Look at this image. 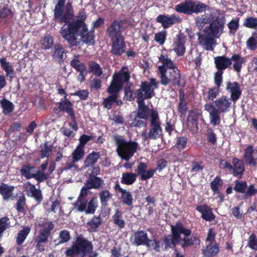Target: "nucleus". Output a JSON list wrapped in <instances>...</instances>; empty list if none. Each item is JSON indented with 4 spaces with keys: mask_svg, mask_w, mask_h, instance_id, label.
<instances>
[{
    "mask_svg": "<svg viewBox=\"0 0 257 257\" xmlns=\"http://www.w3.org/2000/svg\"><path fill=\"white\" fill-rule=\"evenodd\" d=\"M122 212L119 209H116L115 213L112 216L113 223L120 229L125 226V221L122 219Z\"/></svg>",
    "mask_w": 257,
    "mask_h": 257,
    "instance_id": "obj_41",
    "label": "nucleus"
},
{
    "mask_svg": "<svg viewBox=\"0 0 257 257\" xmlns=\"http://www.w3.org/2000/svg\"><path fill=\"white\" fill-rule=\"evenodd\" d=\"M71 238L70 232L67 230H63L60 231L58 236V242L57 245L63 244L67 242Z\"/></svg>",
    "mask_w": 257,
    "mask_h": 257,
    "instance_id": "obj_54",
    "label": "nucleus"
},
{
    "mask_svg": "<svg viewBox=\"0 0 257 257\" xmlns=\"http://www.w3.org/2000/svg\"><path fill=\"white\" fill-rule=\"evenodd\" d=\"M13 189V187H9L6 184H2L1 185L0 194L4 200H8L12 197Z\"/></svg>",
    "mask_w": 257,
    "mask_h": 257,
    "instance_id": "obj_48",
    "label": "nucleus"
},
{
    "mask_svg": "<svg viewBox=\"0 0 257 257\" xmlns=\"http://www.w3.org/2000/svg\"><path fill=\"white\" fill-rule=\"evenodd\" d=\"M248 187V186H247V184L246 181L236 180L234 182V186L233 187V189L236 192L242 194L243 199H247L250 198H245V194L246 192Z\"/></svg>",
    "mask_w": 257,
    "mask_h": 257,
    "instance_id": "obj_37",
    "label": "nucleus"
},
{
    "mask_svg": "<svg viewBox=\"0 0 257 257\" xmlns=\"http://www.w3.org/2000/svg\"><path fill=\"white\" fill-rule=\"evenodd\" d=\"M225 15L224 11H217V15L212 18L210 25L205 28V34L198 33L200 46L207 51H213L216 45L215 38H219L223 33L225 24Z\"/></svg>",
    "mask_w": 257,
    "mask_h": 257,
    "instance_id": "obj_2",
    "label": "nucleus"
},
{
    "mask_svg": "<svg viewBox=\"0 0 257 257\" xmlns=\"http://www.w3.org/2000/svg\"><path fill=\"white\" fill-rule=\"evenodd\" d=\"M239 19L236 18L232 19L230 22L227 24V27L230 33H235L236 32L239 27Z\"/></svg>",
    "mask_w": 257,
    "mask_h": 257,
    "instance_id": "obj_60",
    "label": "nucleus"
},
{
    "mask_svg": "<svg viewBox=\"0 0 257 257\" xmlns=\"http://www.w3.org/2000/svg\"><path fill=\"white\" fill-rule=\"evenodd\" d=\"M54 225L52 222H48L46 228L41 229L39 234L36 236L35 241L46 243L51 234V231L54 229Z\"/></svg>",
    "mask_w": 257,
    "mask_h": 257,
    "instance_id": "obj_25",
    "label": "nucleus"
},
{
    "mask_svg": "<svg viewBox=\"0 0 257 257\" xmlns=\"http://www.w3.org/2000/svg\"><path fill=\"white\" fill-rule=\"evenodd\" d=\"M148 165L147 163L144 162H140L137 166L136 172L140 177H153L155 170L149 169L147 170Z\"/></svg>",
    "mask_w": 257,
    "mask_h": 257,
    "instance_id": "obj_35",
    "label": "nucleus"
},
{
    "mask_svg": "<svg viewBox=\"0 0 257 257\" xmlns=\"http://www.w3.org/2000/svg\"><path fill=\"white\" fill-rule=\"evenodd\" d=\"M221 11L220 10H218L216 11V13L214 15H212V17H210L208 15H203L200 17H197L195 18V22L196 23V25L198 28L201 30L203 28L204 26L207 24H210V23L212 21V18L217 15V11Z\"/></svg>",
    "mask_w": 257,
    "mask_h": 257,
    "instance_id": "obj_36",
    "label": "nucleus"
},
{
    "mask_svg": "<svg viewBox=\"0 0 257 257\" xmlns=\"http://www.w3.org/2000/svg\"><path fill=\"white\" fill-rule=\"evenodd\" d=\"M0 64L2 68L6 72L7 76L11 79H13L14 77V69L11 63L7 61L6 58L3 57L0 58Z\"/></svg>",
    "mask_w": 257,
    "mask_h": 257,
    "instance_id": "obj_39",
    "label": "nucleus"
},
{
    "mask_svg": "<svg viewBox=\"0 0 257 257\" xmlns=\"http://www.w3.org/2000/svg\"><path fill=\"white\" fill-rule=\"evenodd\" d=\"M244 27L251 29H257V18L248 17L245 19L243 24ZM247 48L252 51L257 49V32H253L251 36L248 39L246 42Z\"/></svg>",
    "mask_w": 257,
    "mask_h": 257,
    "instance_id": "obj_11",
    "label": "nucleus"
},
{
    "mask_svg": "<svg viewBox=\"0 0 257 257\" xmlns=\"http://www.w3.org/2000/svg\"><path fill=\"white\" fill-rule=\"evenodd\" d=\"M226 89L230 92L231 99L234 102L239 99L241 95L240 85L237 82H231L228 81L226 83Z\"/></svg>",
    "mask_w": 257,
    "mask_h": 257,
    "instance_id": "obj_20",
    "label": "nucleus"
},
{
    "mask_svg": "<svg viewBox=\"0 0 257 257\" xmlns=\"http://www.w3.org/2000/svg\"><path fill=\"white\" fill-rule=\"evenodd\" d=\"M159 116L156 111H153L150 116V129L146 136V139L157 140L162 136L163 130Z\"/></svg>",
    "mask_w": 257,
    "mask_h": 257,
    "instance_id": "obj_8",
    "label": "nucleus"
},
{
    "mask_svg": "<svg viewBox=\"0 0 257 257\" xmlns=\"http://www.w3.org/2000/svg\"><path fill=\"white\" fill-rule=\"evenodd\" d=\"M121 194V200L122 203L128 206H132L133 198L131 192L125 190Z\"/></svg>",
    "mask_w": 257,
    "mask_h": 257,
    "instance_id": "obj_52",
    "label": "nucleus"
},
{
    "mask_svg": "<svg viewBox=\"0 0 257 257\" xmlns=\"http://www.w3.org/2000/svg\"><path fill=\"white\" fill-rule=\"evenodd\" d=\"M100 201L102 207H106L108 205V201L112 197V194L107 190H103L99 193Z\"/></svg>",
    "mask_w": 257,
    "mask_h": 257,
    "instance_id": "obj_47",
    "label": "nucleus"
},
{
    "mask_svg": "<svg viewBox=\"0 0 257 257\" xmlns=\"http://www.w3.org/2000/svg\"><path fill=\"white\" fill-rule=\"evenodd\" d=\"M160 82L163 85L166 86L171 84L173 86L183 87L185 83L181 79L180 71L177 67L165 70L164 67L161 68Z\"/></svg>",
    "mask_w": 257,
    "mask_h": 257,
    "instance_id": "obj_6",
    "label": "nucleus"
},
{
    "mask_svg": "<svg viewBox=\"0 0 257 257\" xmlns=\"http://www.w3.org/2000/svg\"><path fill=\"white\" fill-rule=\"evenodd\" d=\"M193 13H202L205 11L207 7L206 5L199 1L193 2Z\"/></svg>",
    "mask_w": 257,
    "mask_h": 257,
    "instance_id": "obj_61",
    "label": "nucleus"
},
{
    "mask_svg": "<svg viewBox=\"0 0 257 257\" xmlns=\"http://www.w3.org/2000/svg\"><path fill=\"white\" fill-rule=\"evenodd\" d=\"M94 30H91L90 31L82 34L81 37L83 39V41L86 44H94V36L93 34Z\"/></svg>",
    "mask_w": 257,
    "mask_h": 257,
    "instance_id": "obj_57",
    "label": "nucleus"
},
{
    "mask_svg": "<svg viewBox=\"0 0 257 257\" xmlns=\"http://www.w3.org/2000/svg\"><path fill=\"white\" fill-rule=\"evenodd\" d=\"M72 106L73 104L70 101H60L58 103V107L60 110L66 112L69 116L75 115Z\"/></svg>",
    "mask_w": 257,
    "mask_h": 257,
    "instance_id": "obj_40",
    "label": "nucleus"
},
{
    "mask_svg": "<svg viewBox=\"0 0 257 257\" xmlns=\"http://www.w3.org/2000/svg\"><path fill=\"white\" fill-rule=\"evenodd\" d=\"M89 189L87 188V187L84 185V186L82 188L80 193L77 198L76 201L73 203V204H76L79 202H83L88 200L87 199V196L88 195V190Z\"/></svg>",
    "mask_w": 257,
    "mask_h": 257,
    "instance_id": "obj_63",
    "label": "nucleus"
},
{
    "mask_svg": "<svg viewBox=\"0 0 257 257\" xmlns=\"http://www.w3.org/2000/svg\"><path fill=\"white\" fill-rule=\"evenodd\" d=\"M232 168L230 169L231 172L234 176L241 175L245 170V166L243 161L236 157L232 159Z\"/></svg>",
    "mask_w": 257,
    "mask_h": 257,
    "instance_id": "obj_27",
    "label": "nucleus"
},
{
    "mask_svg": "<svg viewBox=\"0 0 257 257\" xmlns=\"http://www.w3.org/2000/svg\"><path fill=\"white\" fill-rule=\"evenodd\" d=\"M187 141V138L186 137L181 136L177 137L176 138V143L175 147L178 151L181 152L186 148Z\"/></svg>",
    "mask_w": 257,
    "mask_h": 257,
    "instance_id": "obj_55",
    "label": "nucleus"
},
{
    "mask_svg": "<svg viewBox=\"0 0 257 257\" xmlns=\"http://www.w3.org/2000/svg\"><path fill=\"white\" fill-rule=\"evenodd\" d=\"M127 69V67L122 66L118 72L114 73L109 90L120 91L122 89L124 83L127 82L130 79V73Z\"/></svg>",
    "mask_w": 257,
    "mask_h": 257,
    "instance_id": "obj_10",
    "label": "nucleus"
},
{
    "mask_svg": "<svg viewBox=\"0 0 257 257\" xmlns=\"http://www.w3.org/2000/svg\"><path fill=\"white\" fill-rule=\"evenodd\" d=\"M219 249L218 245L212 243L207 245L205 248L203 250V253L206 257L215 256L219 252Z\"/></svg>",
    "mask_w": 257,
    "mask_h": 257,
    "instance_id": "obj_43",
    "label": "nucleus"
},
{
    "mask_svg": "<svg viewBox=\"0 0 257 257\" xmlns=\"http://www.w3.org/2000/svg\"><path fill=\"white\" fill-rule=\"evenodd\" d=\"M26 199L24 195L21 196L18 199L15 208L19 212L23 213L25 211V206L26 205Z\"/></svg>",
    "mask_w": 257,
    "mask_h": 257,
    "instance_id": "obj_58",
    "label": "nucleus"
},
{
    "mask_svg": "<svg viewBox=\"0 0 257 257\" xmlns=\"http://www.w3.org/2000/svg\"><path fill=\"white\" fill-rule=\"evenodd\" d=\"M36 168L35 166H31L29 164L24 165L20 171L22 176L25 177H30L33 174H36Z\"/></svg>",
    "mask_w": 257,
    "mask_h": 257,
    "instance_id": "obj_51",
    "label": "nucleus"
},
{
    "mask_svg": "<svg viewBox=\"0 0 257 257\" xmlns=\"http://www.w3.org/2000/svg\"><path fill=\"white\" fill-rule=\"evenodd\" d=\"M70 65L77 72H79V76L81 78V81H84L88 72L85 64L79 59V55H74V58L70 61Z\"/></svg>",
    "mask_w": 257,
    "mask_h": 257,
    "instance_id": "obj_17",
    "label": "nucleus"
},
{
    "mask_svg": "<svg viewBox=\"0 0 257 257\" xmlns=\"http://www.w3.org/2000/svg\"><path fill=\"white\" fill-rule=\"evenodd\" d=\"M223 182L220 178H215L211 182L210 187L214 193H219V188L222 186Z\"/></svg>",
    "mask_w": 257,
    "mask_h": 257,
    "instance_id": "obj_59",
    "label": "nucleus"
},
{
    "mask_svg": "<svg viewBox=\"0 0 257 257\" xmlns=\"http://www.w3.org/2000/svg\"><path fill=\"white\" fill-rule=\"evenodd\" d=\"M30 232V228L28 226H27L24 229L20 230L18 233L16 238L17 243L18 245H21L27 238Z\"/></svg>",
    "mask_w": 257,
    "mask_h": 257,
    "instance_id": "obj_49",
    "label": "nucleus"
},
{
    "mask_svg": "<svg viewBox=\"0 0 257 257\" xmlns=\"http://www.w3.org/2000/svg\"><path fill=\"white\" fill-rule=\"evenodd\" d=\"M179 102L178 105V112L181 115H185L188 110V104L185 101V94L182 89L179 90Z\"/></svg>",
    "mask_w": 257,
    "mask_h": 257,
    "instance_id": "obj_32",
    "label": "nucleus"
},
{
    "mask_svg": "<svg viewBox=\"0 0 257 257\" xmlns=\"http://www.w3.org/2000/svg\"><path fill=\"white\" fill-rule=\"evenodd\" d=\"M159 61L162 63V65L158 67L160 74H161V68L162 67H164L165 70H169V69L174 68V67H177L171 59L168 58V56L167 55L161 54L159 57Z\"/></svg>",
    "mask_w": 257,
    "mask_h": 257,
    "instance_id": "obj_34",
    "label": "nucleus"
},
{
    "mask_svg": "<svg viewBox=\"0 0 257 257\" xmlns=\"http://www.w3.org/2000/svg\"><path fill=\"white\" fill-rule=\"evenodd\" d=\"M0 104L4 114H8L14 111V105L10 100L4 98L0 100Z\"/></svg>",
    "mask_w": 257,
    "mask_h": 257,
    "instance_id": "obj_44",
    "label": "nucleus"
},
{
    "mask_svg": "<svg viewBox=\"0 0 257 257\" xmlns=\"http://www.w3.org/2000/svg\"><path fill=\"white\" fill-rule=\"evenodd\" d=\"M193 4L192 1L190 0H185L183 3L176 6L175 10L180 13L191 15L193 13Z\"/></svg>",
    "mask_w": 257,
    "mask_h": 257,
    "instance_id": "obj_29",
    "label": "nucleus"
},
{
    "mask_svg": "<svg viewBox=\"0 0 257 257\" xmlns=\"http://www.w3.org/2000/svg\"><path fill=\"white\" fill-rule=\"evenodd\" d=\"M213 103L214 107L220 112L224 113L229 110L231 102L225 95H222L215 100Z\"/></svg>",
    "mask_w": 257,
    "mask_h": 257,
    "instance_id": "obj_21",
    "label": "nucleus"
},
{
    "mask_svg": "<svg viewBox=\"0 0 257 257\" xmlns=\"http://www.w3.org/2000/svg\"><path fill=\"white\" fill-rule=\"evenodd\" d=\"M231 65L233 62L232 68L237 73L241 72L242 65L246 62L245 57H242L240 54H234L230 58Z\"/></svg>",
    "mask_w": 257,
    "mask_h": 257,
    "instance_id": "obj_26",
    "label": "nucleus"
},
{
    "mask_svg": "<svg viewBox=\"0 0 257 257\" xmlns=\"http://www.w3.org/2000/svg\"><path fill=\"white\" fill-rule=\"evenodd\" d=\"M42 46L44 49H49L52 48L54 44L53 37L50 35H47L44 36L41 41Z\"/></svg>",
    "mask_w": 257,
    "mask_h": 257,
    "instance_id": "obj_53",
    "label": "nucleus"
},
{
    "mask_svg": "<svg viewBox=\"0 0 257 257\" xmlns=\"http://www.w3.org/2000/svg\"><path fill=\"white\" fill-rule=\"evenodd\" d=\"M126 22V20H114L107 27L106 34L110 39L124 37L122 34L124 28L122 24Z\"/></svg>",
    "mask_w": 257,
    "mask_h": 257,
    "instance_id": "obj_13",
    "label": "nucleus"
},
{
    "mask_svg": "<svg viewBox=\"0 0 257 257\" xmlns=\"http://www.w3.org/2000/svg\"><path fill=\"white\" fill-rule=\"evenodd\" d=\"M84 155V149L77 146L71 154L72 160L73 162H78L83 158Z\"/></svg>",
    "mask_w": 257,
    "mask_h": 257,
    "instance_id": "obj_50",
    "label": "nucleus"
},
{
    "mask_svg": "<svg viewBox=\"0 0 257 257\" xmlns=\"http://www.w3.org/2000/svg\"><path fill=\"white\" fill-rule=\"evenodd\" d=\"M100 157V152L93 151L88 154L84 161L85 168H88L86 171V175L88 177H96L100 173V168L98 165H95Z\"/></svg>",
    "mask_w": 257,
    "mask_h": 257,
    "instance_id": "obj_9",
    "label": "nucleus"
},
{
    "mask_svg": "<svg viewBox=\"0 0 257 257\" xmlns=\"http://www.w3.org/2000/svg\"><path fill=\"white\" fill-rule=\"evenodd\" d=\"M196 210L201 213V218L206 221H211L215 218L212 209L207 204L198 205Z\"/></svg>",
    "mask_w": 257,
    "mask_h": 257,
    "instance_id": "obj_24",
    "label": "nucleus"
},
{
    "mask_svg": "<svg viewBox=\"0 0 257 257\" xmlns=\"http://www.w3.org/2000/svg\"><path fill=\"white\" fill-rule=\"evenodd\" d=\"M107 92L110 94L107 97L103 99V105L104 107L107 109H110L113 105L116 102V98L119 97V92L120 90H109V86L106 89Z\"/></svg>",
    "mask_w": 257,
    "mask_h": 257,
    "instance_id": "obj_22",
    "label": "nucleus"
},
{
    "mask_svg": "<svg viewBox=\"0 0 257 257\" xmlns=\"http://www.w3.org/2000/svg\"><path fill=\"white\" fill-rule=\"evenodd\" d=\"M137 102L138 104V109L136 115V117L145 120L148 119L149 117V108L145 105V100L137 99Z\"/></svg>",
    "mask_w": 257,
    "mask_h": 257,
    "instance_id": "obj_30",
    "label": "nucleus"
},
{
    "mask_svg": "<svg viewBox=\"0 0 257 257\" xmlns=\"http://www.w3.org/2000/svg\"><path fill=\"white\" fill-rule=\"evenodd\" d=\"M111 42L110 53L116 56H120L125 51L126 48L125 38H119L110 40Z\"/></svg>",
    "mask_w": 257,
    "mask_h": 257,
    "instance_id": "obj_15",
    "label": "nucleus"
},
{
    "mask_svg": "<svg viewBox=\"0 0 257 257\" xmlns=\"http://www.w3.org/2000/svg\"><path fill=\"white\" fill-rule=\"evenodd\" d=\"M159 82L155 78L149 79V81H142L140 88L137 90V99L142 100L150 99L155 95V89L158 88Z\"/></svg>",
    "mask_w": 257,
    "mask_h": 257,
    "instance_id": "obj_7",
    "label": "nucleus"
},
{
    "mask_svg": "<svg viewBox=\"0 0 257 257\" xmlns=\"http://www.w3.org/2000/svg\"><path fill=\"white\" fill-rule=\"evenodd\" d=\"M180 17L175 14L171 16L160 15L156 18V22L160 23L164 29H167L180 21Z\"/></svg>",
    "mask_w": 257,
    "mask_h": 257,
    "instance_id": "obj_16",
    "label": "nucleus"
},
{
    "mask_svg": "<svg viewBox=\"0 0 257 257\" xmlns=\"http://www.w3.org/2000/svg\"><path fill=\"white\" fill-rule=\"evenodd\" d=\"M53 58L60 62H64L66 57L65 51L60 44H56L54 46V52L52 55Z\"/></svg>",
    "mask_w": 257,
    "mask_h": 257,
    "instance_id": "obj_31",
    "label": "nucleus"
},
{
    "mask_svg": "<svg viewBox=\"0 0 257 257\" xmlns=\"http://www.w3.org/2000/svg\"><path fill=\"white\" fill-rule=\"evenodd\" d=\"M104 182L100 178H89L84 183L87 188L100 189L102 188Z\"/></svg>",
    "mask_w": 257,
    "mask_h": 257,
    "instance_id": "obj_38",
    "label": "nucleus"
},
{
    "mask_svg": "<svg viewBox=\"0 0 257 257\" xmlns=\"http://www.w3.org/2000/svg\"><path fill=\"white\" fill-rule=\"evenodd\" d=\"M66 0H57L55 6L54 12V20L59 24L64 23L61 27L59 33L62 38L66 40L70 47L78 46L80 42L78 40L77 33L79 27L85 22L86 15L84 11H80L76 21L73 19L74 10L72 2H68L65 5Z\"/></svg>",
    "mask_w": 257,
    "mask_h": 257,
    "instance_id": "obj_1",
    "label": "nucleus"
},
{
    "mask_svg": "<svg viewBox=\"0 0 257 257\" xmlns=\"http://www.w3.org/2000/svg\"><path fill=\"white\" fill-rule=\"evenodd\" d=\"M172 235H165L162 239V247L164 250H167L169 248L174 249L181 240V235L183 234L185 236H189L191 234L190 229L186 228L180 221H177L175 225L171 226Z\"/></svg>",
    "mask_w": 257,
    "mask_h": 257,
    "instance_id": "obj_4",
    "label": "nucleus"
},
{
    "mask_svg": "<svg viewBox=\"0 0 257 257\" xmlns=\"http://www.w3.org/2000/svg\"><path fill=\"white\" fill-rule=\"evenodd\" d=\"M67 257H97L98 253L93 250L92 243L80 234H77L71 246L66 248Z\"/></svg>",
    "mask_w": 257,
    "mask_h": 257,
    "instance_id": "obj_3",
    "label": "nucleus"
},
{
    "mask_svg": "<svg viewBox=\"0 0 257 257\" xmlns=\"http://www.w3.org/2000/svg\"><path fill=\"white\" fill-rule=\"evenodd\" d=\"M148 234L145 231L140 230L134 233L133 243L137 246L148 245Z\"/></svg>",
    "mask_w": 257,
    "mask_h": 257,
    "instance_id": "obj_28",
    "label": "nucleus"
},
{
    "mask_svg": "<svg viewBox=\"0 0 257 257\" xmlns=\"http://www.w3.org/2000/svg\"><path fill=\"white\" fill-rule=\"evenodd\" d=\"M89 72L92 73L97 77H100L103 73L102 69L100 65L95 61L91 60L88 62Z\"/></svg>",
    "mask_w": 257,
    "mask_h": 257,
    "instance_id": "obj_42",
    "label": "nucleus"
},
{
    "mask_svg": "<svg viewBox=\"0 0 257 257\" xmlns=\"http://www.w3.org/2000/svg\"><path fill=\"white\" fill-rule=\"evenodd\" d=\"M201 114V111L197 109H193L188 112L186 124L188 128L193 134H196L198 131V119Z\"/></svg>",
    "mask_w": 257,
    "mask_h": 257,
    "instance_id": "obj_14",
    "label": "nucleus"
},
{
    "mask_svg": "<svg viewBox=\"0 0 257 257\" xmlns=\"http://www.w3.org/2000/svg\"><path fill=\"white\" fill-rule=\"evenodd\" d=\"M113 141L117 146L116 152L121 160L128 161L137 152L139 147V144L135 141H127L122 137L113 136Z\"/></svg>",
    "mask_w": 257,
    "mask_h": 257,
    "instance_id": "obj_5",
    "label": "nucleus"
},
{
    "mask_svg": "<svg viewBox=\"0 0 257 257\" xmlns=\"http://www.w3.org/2000/svg\"><path fill=\"white\" fill-rule=\"evenodd\" d=\"M102 220L99 216L94 215L91 220L87 223V226L90 228L89 230L90 231H96L99 226L102 224Z\"/></svg>",
    "mask_w": 257,
    "mask_h": 257,
    "instance_id": "obj_45",
    "label": "nucleus"
},
{
    "mask_svg": "<svg viewBox=\"0 0 257 257\" xmlns=\"http://www.w3.org/2000/svg\"><path fill=\"white\" fill-rule=\"evenodd\" d=\"M243 158L247 165L255 167L257 165V151L253 149L252 145H248L244 150Z\"/></svg>",
    "mask_w": 257,
    "mask_h": 257,
    "instance_id": "obj_18",
    "label": "nucleus"
},
{
    "mask_svg": "<svg viewBox=\"0 0 257 257\" xmlns=\"http://www.w3.org/2000/svg\"><path fill=\"white\" fill-rule=\"evenodd\" d=\"M214 64L217 71H222L229 68L231 66L230 58L224 55L214 57Z\"/></svg>",
    "mask_w": 257,
    "mask_h": 257,
    "instance_id": "obj_23",
    "label": "nucleus"
},
{
    "mask_svg": "<svg viewBox=\"0 0 257 257\" xmlns=\"http://www.w3.org/2000/svg\"><path fill=\"white\" fill-rule=\"evenodd\" d=\"M73 209L79 212H84L86 215L93 214L98 206V202L96 198L93 197L89 201L73 204Z\"/></svg>",
    "mask_w": 257,
    "mask_h": 257,
    "instance_id": "obj_12",
    "label": "nucleus"
},
{
    "mask_svg": "<svg viewBox=\"0 0 257 257\" xmlns=\"http://www.w3.org/2000/svg\"><path fill=\"white\" fill-rule=\"evenodd\" d=\"M247 246L252 250H257V237L255 233H251L248 237Z\"/></svg>",
    "mask_w": 257,
    "mask_h": 257,
    "instance_id": "obj_64",
    "label": "nucleus"
},
{
    "mask_svg": "<svg viewBox=\"0 0 257 257\" xmlns=\"http://www.w3.org/2000/svg\"><path fill=\"white\" fill-rule=\"evenodd\" d=\"M40 156L41 158L44 159L45 158H48L50 157L52 151L53 146L49 145L48 142H45L40 146Z\"/></svg>",
    "mask_w": 257,
    "mask_h": 257,
    "instance_id": "obj_46",
    "label": "nucleus"
},
{
    "mask_svg": "<svg viewBox=\"0 0 257 257\" xmlns=\"http://www.w3.org/2000/svg\"><path fill=\"white\" fill-rule=\"evenodd\" d=\"M10 227V221L7 216L0 218V239L3 236L4 232Z\"/></svg>",
    "mask_w": 257,
    "mask_h": 257,
    "instance_id": "obj_56",
    "label": "nucleus"
},
{
    "mask_svg": "<svg viewBox=\"0 0 257 257\" xmlns=\"http://www.w3.org/2000/svg\"><path fill=\"white\" fill-rule=\"evenodd\" d=\"M173 50L179 56H183L185 52V41L183 38L178 35L174 42Z\"/></svg>",
    "mask_w": 257,
    "mask_h": 257,
    "instance_id": "obj_33",
    "label": "nucleus"
},
{
    "mask_svg": "<svg viewBox=\"0 0 257 257\" xmlns=\"http://www.w3.org/2000/svg\"><path fill=\"white\" fill-rule=\"evenodd\" d=\"M204 108L209 113L210 123L213 126L219 125L221 121L219 115L221 112L216 109L213 105L210 104H206L204 105Z\"/></svg>",
    "mask_w": 257,
    "mask_h": 257,
    "instance_id": "obj_19",
    "label": "nucleus"
},
{
    "mask_svg": "<svg viewBox=\"0 0 257 257\" xmlns=\"http://www.w3.org/2000/svg\"><path fill=\"white\" fill-rule=\"evenodd\" d=\"M167 32L162 31L156 33L155 35V41L160 45H163L166 40Z\"/></svg>",
    "mask_w": 257,
    "mask_h": 257,
    "instance_id": "obj_62",
    "label": "nucleus"
}]
</instances>
